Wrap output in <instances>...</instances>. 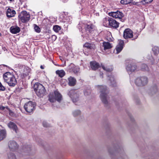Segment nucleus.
I'll use <instances>...</instances> for the list:
<instances>
[{
	"mask_svg": "<svg viewBox=\"0 0 159 159\" xmlns=\"http://www.w3.org/2000/svg\"><path fill=\"white\" fill-rule=\"evenodd\" d=\"M30 15L28 14L26 11H23L18 15V18L22 22H25L29 20Z\"/></svg>",
	"mask_w": 159,
	"mask_h": 159,
	"instance_id": "9",
	"label": "nucleus"
},
{
	"mask_svg": "<svg viewBox=\"0 0 159 159\" xmlns=\"http://www.w3.org/2000/svg\"><path fill=\"white\" fill-rule=\"evenodd\" d=\"M101 66L102 69L104 70L107 72H111L112 70V69L111 68H107V67H105L104 65H102V64H101Z\"/></svg>",
	"mask_w": 159,
	"mask_h": 159,
	"instance_id": "35",
	"label": "nucleus"
},
{
	"mask_svg": "<svg viewBox=\"0 0 159 159\" xmlns=\"http://www.w3.org/2000/svg\"><path fill=\"white\" fill-rule=\"evenodd\" d=\"M108 15L113 18L119 19H121L124 16L123 14L121 12L118 11H116L109 12Z\"/></svg>",
	"mask_w": 159,
	"mask_h": 159,
	"instance_id": "10",
	"label": "nucleus"
},
{
	"mask_svg": "<svg viewBox=\"0 0 159 159\" xmlns=\"http://www.w3.org/2000/svg\"><path fill=\"white\" fill-rule=\"evenodd\" d=\"M93 27L94 26L92 24L86 25L85 26L86 30L90 32L93 31Z\"/></svg>",
	"mask_w": 159,
	"mask_h": 159,
	"instance_id": "24",
	"label": "nucleus"
},
{
	"mask_svg": "<svg viewBox=\"0 0 159 159\" xmlns=\"http://www.w3.org/2000/svg\"><path fill=\"white\" fill-rule=\"evenodd\" d=\"M68 84L70 86H74L76 84V80L73 77L70 76L68 78Z\"/></svg>",
	"mask_w": 159,
	"mask_h": 159,
	"instance_id": "16",
	"label": "nucleus"
},
{
	"mask_svg": "<svg viewBox=\"0 0 159 159\" xmlns=\"http://www.w3.org/2000/svg\"><path fill=\"white\" fill-rule=\"evenodd\" d=\"M2 127V126L1 125H0V129H1V128Z\"/></svg>",
	"mask_w": 159,
	"mask_h": 159,
	"instance_id": "48",
	"label": "nucleus"
},
{
	"mask_svg": "<svg viewBox=\"0 0 159 159\" xmlns=\"http://www.w3.org/2000/svg\"><path fill=\"white\" fill-rule=\"evenodd\" d=\"M57 36L54 35H53L52 36V41H55L57 39Z\"/></svg>",
	"mask_w": 159,
	"mask_h": 159,
	"instance_id": "41",
	"label": "nucleus"
},
{
	"mask_svg": "<svg viewBox=\"0 0 159 159\" xmlns=\"http://www.w3.org/2000/svg\"><path fill=\"white\" fill-rule=\"evenodd\" d=\"M10 1L11 2H12V1H13V0H10Z\"/></svg>",
	"mask_w": 159,
	"mask_h": 159,
	"instance_id": "49",
	"label": "nucleus"
},
{
	"mask_svg": "<svg viewBox=\"0 0 159 159\" xmlns=\"http://www.w3.org/2000/svg\"><path fill=\"white\" fill-rule=\"evenodd\" d=\"M34 29L35 31L37 33H39L40 32L41 30L40 28L36 25L34 24Z\"/></svg>",
	"mask_w": 159,
	"mask_h": 159,
	"instance_id": "36",
	"label": "nucleus"
},
{
	"mask_svg": "<svg viewBox=\"0 0 159 159\" xmlns=\"http://www.w3.org/2000/svg\"><path fill=\"white\" fill-rule=\"evenodd\" d=\"M43 125L44 127H48V125L47 123L46 122L44 121L43 123Z\"/></svg>",
	"mask_w": 159,
	"mask_h": 159,
	"instance_id": "42",
	"label": "nucleus"
},
{
	"mask_svg": "<svg viewBox=\"0 0 159 159\" xmlns=\"http://www.w3.org/2000/svg\"><path fill=\"white\" fill-rule=\"evenodd\" d=\"M68 94L73 102H75L79 100V95L77 91L71 90L69 92Z\"/></svg>",
	"mask_w": 159,
	"mask_h": 159,
	"instance_id": "8",
	"label": "nucleus"
},
{
	"mask_svg": "<svg viewBox=\"0 0 159 159\" xmlns=\"http://www.w3.org/2000/svg\"><path fill=\"white\" fill-rule=\"evenodd\" d=\"M103 46L104 47V50H106L111 48L112 46L111 44L108 42H104L103 43Z\"/></svg>",
	"mask_w": 159,
	"mask_h": 159,
	"instance_id": "23",
	"label": "nucleus"
},
{
	"mask_svg": "<svg viewBox=\"0 0 159 159\" xmlns=\"http://www.w3.org/2000/svg\"><path fill=\"white\" fill-rule=\"evenodd\" d=\"M68 69L70 72H73L75 73H77L79 71V69L72 63L70 64L68 66Z\"/></svg>",
	"mask_w": 159,
	"mask_h": 159,
	"instance_id": "15",
	"label": "nucleus"
},
{
	"mask_svg": "<svg viewBox=\"0 0 159 159\" xmlns=\"http://www.w3.org/2000/svg\"><path fill=\"white\" fill-rule=\"evenodd\" d=\"M6 136V131L5 129H2L0 130V141L3 140Z\"/></svg>",
	"mask_w": 159,
	"mask_h": 159,
	"instance_id": "22",
	"label": "nucleus"
},
{
	"mask_svg": "<svg viewBox=\"0 0 159 159\" xmlns=\"http://www.w3.org/2000/svg\"><path fill=\"white\" fill-rule=\"evenodd\" d=\"M53 29L54 31L57 33L61 30V27L58 25H55L53 26Z\"/></svg>",
	"mask_w": 159,
	"mask_h": 159,
	"instance_id": "33",
	"label": "nucleus"
},
{
	"mask_svg": "<svg viewBox=\"0 0 159 159\" xmlns=\"http://www.w3.org/2000/svg\"><path fill=\"white\" fill-rule=\"evenodd\" d=\"M7 125L9 128L12 129L16 133L17 132V126L14 123L10 121L8 123Z\"/></svg>",
	"mask_w": 159,
	"mask_h": 159,
	"instance_id": "20",
	"label": "nucleus"
},
{
	"mask_svg": "<svg viewBox=\"0 0 159 159\" xmlns=\"http://www.w3.org/2000/svg\"><path fill=\"white\" fill-rule=\"evenodd\" d=\"M103 21L105 25H107L108 23L110 27L113 28H117L119 26V23L111 18H109L108 20L105 18L104 19Z\"/></svg>",
	"mask_w": 159,
	"mask_h": 159,
	"instance_id": "5",
	"label": "nucleus"
},
{
	"mask_svg": "<svg viewBox=\"0 0 159 159\" xmlns=\"http://www.w3.org/2000/svg\"><path fill=\"white\" fill-rule=\"evenodd\" d=\"M0 83H1L0 82Z\"/></svg>",
	"mask_w": 159,
	"mask_h": 159,
	"instance_id": "52",
	"label": "nucleus"
},
{
	"mask_svg": "<svg viewBox=\"0 0 159 159\" xmlns=\"http://www.w3.org/2000/svg\"><path fill=\"white\" fill-rule=\"evenodd\" d=\"M90 65L92 70H95L98 69L100 66L99 64L96 61H91L90 62Z\"/></svg>",
	"mask_w": 159,
	"mask_h": 159,
	"instance_id": "18",
	"label": "nucleus"
},
{
	"mask_svg": "<svg viewBox=\"0 0 159 159\" xmlns=\"http://www.w3.org/2000/svg\"><path fill=\"white\" fill-rule=\"evenodd\" d=\"M40 68L42 69H43L44 68L42 66H41Z\"/></svg>",
	"mask_w": 159,
	"mask_h": 159,
	"instance_id": "46",
	"label": "nucleus"
},
{
	"mask_svg": "<svg viewBox=\"0 0 159 159\" xmlns=\"http://www.w3.org/2000/svg\"><path fill=\"white\" fill-rule=\"evenodd\" d=\"M8 147L11 151H14L18 148L17 143L14 141H10L9 142Z\"/></svg>",
	"mask_w": 159,
	"mask_h": 159,
	"instance_id": "12",
	"label": "nucleus"
},
{
	"mask_svg": "<svg viewBox=\"0 0 159 159\" xmlns=\"http://www.w3.org/2000/svg\"><path fill=\"white\" fill-rule=\"evenodd\" d=\"M152 51L155 55H157L159 53V48L157 47H154L152 48Z\"/></svg>",
	"mask_w": 159,
	"mask_h": 159,
	"instance_id": "30",
	"label": "nucleus"
},
{
	"mask_svg": "<svg viewBox=\"0 0 159 159\" xmlns=\"http://www.w3.org/2000/svg\"><path fill=\"white\" fill-rule=\"evenodd\" d=\"M62 99V96L57 91H54V94L51 93L49 95L48 100L51 102H54L56 100L59 102Z\"/></svg>",
	"mask_w": 159,
	"mask_h": 159,
	"instance_id": "4",
	"label": "nucleus"
},
{
	"mask_svg": "<svg viewBox=\"0 0 159 159\" xmlns=\"http://www.w3.org/2000/svg\"><path fill=\"white\" fill-rule=\"evenodd\" d=\"M30 150V148H29V149H27V150L28 151V150Z\"/></svg>",
	"mask_w": 159,
	"mask_h": 159,
	"instance_id": "47",
	"label": "nucleus"
},
{
	"mask_svg": "<svg viewBox=\"0 0 159 159\" xmlns=\"http://www.w3.org/2000/svg\"><path fill=\"white\" fill-rule=\"evenodd\" d=\"M4 66H6V65H4Z\"/></svg>",
	"mask_w": 159,
	"mask_h": 159,
	"instance_id": "51",
	"label": "nucleus"
},
{
	"mask_svg": "<svg viewBox=\"0 0 159 159\" xmlns=\"http://www.w3.org/2000/svg\"><path fill=\"white\" fill-rule=\"evenodd\" d=\"M81 114V111L79 110H76L72 112V115L74 117H76L80 116Z\"/></svg>",
	"mask_w": 159,
	"mask_h": 159,
	"instance_id": "26",
	"label": "nucleus"
},
{
	"mask_svg": "<svg viewBox=\"0 0 159 159\" xmlns=\"http://www.w3.org/2000/svg\"><path fill=\"white\" fill-rule=\"evenodd\" d=\"M9 115L12 116H14L15 115V113L12 111H11L10 109H9Z\"/></svg>",
	"mask_w": 159,
	"mask_h": 159,
	"instance_id": "38",
	"label": "nucleus"
},
{
	"mask_svg": "<svg viewBox=\"0 0 159 159\" xmlns=\"http://www.w3.org/2000/svg\"><path fill=\"white\" fill-rule=\"evenodd\" d=\"M158 89L157 86H154L151 89L150 95H153L158 93Z\"/></svg>",
	"mask_w": 159,
	"mask_h": 159,
	"instance_id": "25",
	"label": "nucleus"
},
{
	"mask_svg": "<svg viewBox=\"0 0 159 159\" xmlns=\"http://www.w3.org/2000/svg\"><path fill=\"white\" fill-rule=\"evenodd\" d=\"M137 68L136 66L134 63L129 64L126 67V69L129 74L134 71Z\"/></svg>",
	"mask_w": 159,
	"mask_h": 159,
	"instance_id": "13",
	"label": "nucleus"
},
{
	"mask_svg": "<svg viewBox=\"0 0 159 159\" xmlns=\"http://www.w3.org/2000/svg\"><path fill=\"white\" fill-rule=\"evenodd\" d=\"M34 88L38 96L41 97L43 96L45 89L42 84L38 83H36L34 85Z\"/></svg>",
	"mask_w": 159,
	"mask_h": 159,
	"instance_id": "3",
	"label": "nucleus"
},
{
	"mask_svg": "<svg viewBox=\"0 0 159 159\" xmlns=\"http://www.w3.org/2000/svg\"><path fill=\"white\" fill-rule=\"evenodd\" d=\"M124 45V42L123 40H118V44L116 48V53H119L120 52L123 48Z\"/></svg>",
	"mask_w": 159,
	"mask_h": 159,
	"instance_id": "14",
	"label": "nucleus"
},
{
	"mask_svg": "<svg viewBox=\"0 0 159 159\" xmlns=\"http://www.w3.org/2000/svg\"><path fill=\"white\" fill-rule=\"evenodd\" d=\"M141 69L142 70L144 71H148L149 70V68L148 66L145 64H143L142 65Z\"/></svg>",
	"mask_w": 159,
	"mask_h": 159,
	"instance_id": "32",
	"label": "nucleus"
},
{
	"mask_svg": "<svg viewBox=\"0 0 159 159\" xmlns=\"http://www.w3.org/2000/svg\"><path fill=\"white\" fill-rule=\"evenodd\" d=\"M56 73L61 78L65 74V72L63 70H57Z\"/></svg>",
	"mask_w": 159,
	"mask_h": 159,
	"instance_id": "28",
	"label": "nucleus"
},
{
	"mask_svg": "<svg viewBox=\"0 0 159 159\" xmlns=\"http://www.w3.org/2000/svg\"><path fill=\"white\" fill-rule=\"evenodd\" d=\"M5 87L1 83H0V90L3 91L5 90Z\"/></svg>",
	"mask_w": 159,
	"mask_h": 159,
	"instance_id": "40",
	"label": "nucleus"
},
{
	"mask_svg": "<svg viewBox=\"0 0 159 159\" xmlns=\"http://www.w3.org/2000/svg\"><path fill=\"white\" fill-rule=\"evenodd\" d=\"M84 47L89 49H94L95 45L92 43H86L84 45Z\"/></svg>",
	"mask_w": 159,
	"mask_h": 159,
	"instance_id": "21",
	"label": "nucleus"
},
{
	"mask_svg": "<svg viewBox=\"0 0 159 159\" xmlns=\"http://www.w3.org/2000/svg\"><path fill=\"white\" fill-rule=\"evenodd\" d=\"M11 32L14 34H16L19 33L20 30L19 27L17 26H12L10 28Z\"/></svg>",
	"mask_w": 159,
	"mask_h": 159,
	"instance_id": "19",
	"label": "nucleus"
},
{
	"mask_svg": "<svg viewBox=\"0 0 159 159\" xmlns=\"http://www.w3.org/2000/svg\"><path fill=\"white\" fill-rule=\"evenodd\" d=\"M130 119L131 120L132 122H133V121H134V118H133V117H132V116H130Z\"/></svg>",
	"mask_w": 159,
	"mask_h": 159,
	"instance_id": "44",
	"label": "nucleus"
},
{
	"mask_svg": "<svg viewBox=\"0 0 159 159\" xmlns=\"http://www.w3.org/2000/svg\"><path fill=\"white\" fill-rule=\"evenodd\" d=\"M97 87L100 93V98L101 101L105 106H107L109 103V98L107 94L108 90L107 87L98 85Z\"/></svg>",
	"mask_w": 159,
	"mask_h": 159,
	"instance_id": "1",
	"label": "nucleus"
},
{
	"mask_svg": "<svg viewBox=\"0 0 159 159\" xmlns=\"http://www.w3.org/2000/svg\"><path fill=\"white\" fill-rule=\"evenodd\" d=\"M109 80L110 81L111 85L113 86H116V83L114 77L112 75H111L110 77H108Z\"/></svg>",
	"mask_w": 159,
	"mask_h": 159,
	"instance_id": "27",
	"label": "nucleus"
},
{
	"mask_svg": "<svg viewBox=\"0 0 159 159\" xmlns=\"http://www.w3.org/2000/svg\"><path fill=\"white\" fill-rule=\"evenodd\" d=\"M35 103L29 101L25 104L24 107L27 112L30 113L33 112L35 110Z\"/></svg>",
	"mask_w": 159,
	"mask_h": 159,
	"instance_id": "6",
	"label": "nucleus"
},
{
	"mask_svg": "<svg viewBox=\"0 0 159 159\" xmlns=\"http://www.w3.org/2000/svg\"><path fill=\"white\" fill-rule=\"evenodd\" d=\"M153 0H144L143 2V4L151 2Z\"/></svg>",
	"mask_w": 159,
	"mask_h": 159,
	"instance_id": "39",
	"label": "nucleus"
},
{
	"mask_svg": "<svg viewBox=\"0 0 159 159\" xmlns=\"http://www.w3.org/2000/svg\"><path fill=\"white\" fill-rule=\"evenodd\" d=\"M31 70L28 67H26L24 68V69L23 74L24 76H27L29 75V73H30Z\"/></svg>",
	"mask_w": 159,
	"mask_h": 159,
	"instance_id": "29",
	"label": "nucleus"
},
{
	"mask_svg": "<svg viewBox=\"0 0 159 159\" xmlns=\"http://www.w3.org/2000/svg\"><path fill=\"white\" fill-rule=\"evenodd\" d=\"M0 109L1 110H3L5 109V107L3 106H1L0 107Z\"/></svg>",
	"mask_w": 159,
	"mask_h": 159,
	"instance_id": "43",
	"label": "nucleus"
},
{
	"mask_svg": "<svg viewBox=\"0 0 159 159\" xmlns=\"http://www.w3.org/2000/svg\"><path fill=\"white\" fill-rule=\"evenodd\" d=\"M133 1V0H121L120 1V3L122 4H128Z\"/></svg>",
	"mask_w": 159,
	"mask_h": 159,
	"instance_id": "34",
	"label": "nucleus"
},
{
	"mask_svg": "<svg viewBox=\"0 0 159 159\" xmlns=\"http://www.w3.org/2000/svg\"><path fill=\"white\" fill-rule=\"evenodd\" d=\"M148 82V78L145 76L137 78L135 80V83L138 86H142L147 84Z\"/></svg>",
	"mask_w": 159,
	"mask_h": 159,
	"instance_id": "7",
	"label": "nucleus"
},
{
	"mask_svg": "<svg viewBox=\"0 0 159 159\" xmlns=\"http://www.w3.org/2000/svg\"><path fill=\"white\" fill-rule=\"evenodd\" d=\"M8 159H16V155L13 153L10 152L7 155Z\"/></svg>",
	"mask_w": 159,
	"mask_h": 159,
	"instance_id": "31",
	"label": "nucleus"
},
{
	"mask_svg": "<svg viewBox=\"0 0 159 159\" xmlns=\"http://www.w3.org/2000/svg\"><path fill=\"white\" fill-rule=\"evenodd\" d=\"M15 11L12 9L8 8L7 11V15L8 17H11L14 16L16 14Z\"/></svg>",
	"mask_w": 159,
	"mask_h": 159,
	"instance_id": "17",
	"label": "nucleus"
},
{
	"mask_svg": "<svg viewBox=\"0 0 159 159\" xmlns=\"http://www.w3.org/2000/svg\"><path fill=\"white\" fill-rule=\"evenodd\" d=\"M133 32L130 29H125L123 33V37L125 39L131 38L133 37Z\"/></svg>",
	"mask_w": 159,
	"mask_h": 159,
	"instance_id": "11",
	"label": "nucleus"
},
{
	"mask_svg": "<svg viewBox=\"0 0 159 159\" xmlns=\"http://www.w3.org/2000/svg\"><path fill=\"white\" fill-rule=\"evenodd\" d=\"M3 77L5 81L10 86H14L17 83L15 77L10 72L5 73L3 74Z\"/></svg>",
	"mask_w": 159,
	"mask_h": 159,
	"instance_id": "2",
	"label": "nucleus"
},
{
	"mask_svg": "<svg viewBox=\"0 0 159 159\" xmlns=\"http://www.w3.org/2000/svg\"><path fill=\"white\" fill-rule=\"evenodd\" d=\"M91 91L89 89L86 90L84 91V93L85 96H88L90 94Z\"/></svg>",
	"mask_w": 159,
	"mask_h": 159,
	"instance_id": "37",
	"label": "nucleus"
},
{
	"mask_svg": "<svg viewBox=\"0 0 159 159\" xmlns=\"http://www.w3.org/2000/svg\"><path fill=\"white\" fill-rule=\"evenodd\" d=\"M103 73H101L100 74V77L102 78H103V76H102Z\"/></svg>",
	"mask_w": 159,
	"mask_h": 159,
	"instance_id": "45",
	"label": "nucleus"
},
{
	"mask_svg": "<svg viewBox=\"0 0 159 159\" xmlns=\"http://www.w3.org/2000/svg\"><path fill=\"white\" fill-rule=\"evenodd\" d=\"M1 35V33H0V36Z\"/></svg>",
	"mask_w": 159,
	"mask_h": 159,
	"instance_id": "50",
	"label": "nucleus"
}]
</instances>
